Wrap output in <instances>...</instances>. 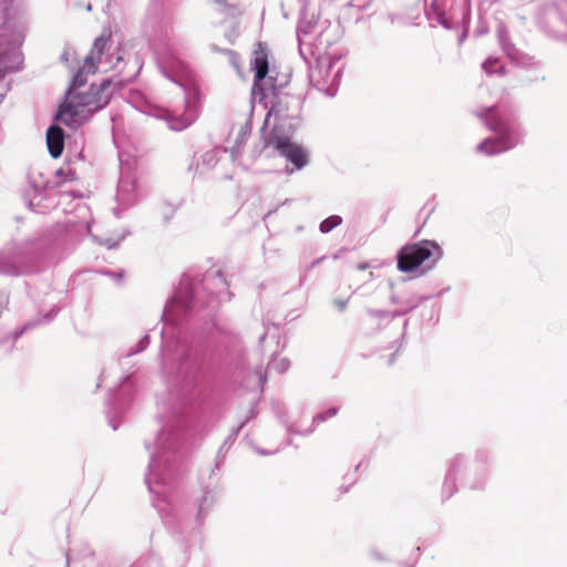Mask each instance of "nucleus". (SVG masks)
<instances>
[{"label": "nucleus", "instance_id": "7ed1b4c3", "mask_svg": "<svg viewBox=\"0 0 567 567\" xmlns=\"http://www.w3.org/2000/svg\"><path fill=\"white\" fill-rule=\"evenodd\" d=\"M265 144L276 150L298 169L305 167L308 163L306 151L291 141L290 134L282 126L275 125L266 137Z\"/></svg>", "mask_w": 567, "mask_h": 567}, {"label": "nucleus", "instance_id": "ddd939ff", "mask_svg": "<svg viewBox=\"0 0 567 567\" xmlns=\"http://www.w3.org/2000/svg\"><path fill=\"white\" fill-rule=\"evenodd\" d=\"M488 64H489V62L484 63V68H485L486 70H488Z\"/></svg>", "mask_w": 567, "mask_h": 567}, {"label": "nucleus", "instance_id": "f8f14e48", "mask_svg": "<svg viewBox=\"0 0 567 567\" xmlns=\"http://www.w3.org/2000/svg\"><path fill=\"white\" fill-rule=\"evenodd\" d=\"M178 65L181 66L182 70H186L187 66L184 62H178Z\"/></svg>", "mask_w": 567, "mask_h": 567}, {"label": "nucleus", "instance_id": "20e7f679", "mask_svg": "<svg viewBox=\"0 0 567 567\" xmlns=\"http://www.w3.org/2000/svg\"><path fill=\"white\" fill-rule=\"evenodd\" d=\"M516 145L514 137L507 135L498 136L496 138H486L478 146L477 150L485 155H495L513 148Z\"/></svg>", "mask_w": 567, "mask_h": 567}, {"label": "nucleus", "instance_id": "39448f33", "mask_svg": "<svg viewBox=\"0 0 567 567\" xmlns=\"http://www.w3.org/2000/svg\"><path fill=\"white\" fill-rule=\"evenodd\" d=\"M254 84L258 86L259 83L267 76L269 71V62L266 47L259 42L254 51Z\"/></svg>", "mask_w": 567, "mask_h": 567}, {"label": "nucleus", "instance_id": "f03ea898", "mask_svg": "<svg viewBox=\"0 0 567 567\" xmlns=\"http://www.w3.org/2000/svg\"><path fill=\"white\" fill-rule=\"evenodd\" d=\"M443 256L442 248L433 240L404 245L398 252V269L412 272L425 264H435Z\"/></svg>", "mask_w": 567, "mask_h": 567}, {"label": "nucleus", "instance_id": "f257e3e1", "mask_svg": "<svg viewBox=\"0 0 567 567\" xmlns=\"http://www.w3.org/2000/svg\"><path fill=\"white\" fill-rule=\"evenodd\" d=\"M107 41L109 37L104 35L99 37L94 41L91 52L74 75L66 91L65 100L56 113L55 118L71 128H78L83 125L94 112L104 107L110 101V96L106 93L111 84L109 80H103L99 85L92 84L89 92L81 91L86 83V76L96 72Z\"/></svg>", "mask_w": 567, "mask_h": 567}, {"label": "nucleus", "instance_id": "9b49d317", "mask_svg": "<svg viewBox=\"0 0 567 567\" xmlns=\"http://www.w3.org/2000/svg\"><path fill=\"white\" fill-rule=\"evenodd\" d=\"M336 303H337V306H338L340 309H343V308L346 307V303H347V302H346V301H343V300H338V301H336Z\"/></svg>", "mask_w": 567, "mask_h": 567}, {"label": "nucleus", "instance_id": "0eeeda50", "mask_svg": "<svg viewBox=\"0 0 567 567\" xmlns=\"http://www.w3.org/2000/svg\"><path fill=\"white\" fill-rule=\"evenodd\" d=\"M484 118L486 125L498 136L507 135L508 137H513L507 124L495 110H488Z\"/></svg>", "mask_w": 567, "mask_h": 567}, {"label": "nucleus", "instance_id": "6e6552de", "mask_svg": "<svg viewBox=\"0 0 567 567\" xmlns=\"http://www.w3.org/2000/svg\"><path fill=\"white\" fill-rule=\"evenodd\" d=\"M56 177H60L61 181L55 183V186L62 185L64 182L74 181L76 178L75 173L70 168H60L55 173Z\"/></svg>", "mask_w": 567, "mask_h": 567}, {"label": "nucleus", "instance_id": "9d476101", "mask_svg": "<svg viewBox=\"0 0 567 567\" xmlns=\"http://www.w3.org/2000/svg\"><path fill=\"white\" fill-rule=\"evenodd\" d=\"M337 414V409H329L326 413H324V417L323 419H327V417H332Z\"/></svg>", "mask_w": 567, "mask_h": 567}, {"label": "nucleus", "instance_id": "1a4fd4ad", "mask_svg": "<svg viewBox=\"0 0 567 567\" xmlns=\"http://www.w3.org/2000/svg\"><path fill=\"white\" fill-rule=\"evenodd\" d=\"M341 223V217L330 216L320 224V230L322 233H329Z\"/></svg>", "mask_w": 567, "mask_h": 567}, {"label": "nucleus", "instance_id": "423d86ee", "mask_svg": "<svg viewBox=\"0 0 567 567\" xmlns=\"http://www.w3.org/2000/svg\"><path fill=\"white\" fill-rule=\"evenodd\" d=\"M47 145L53 158H58L62 155L64 148V133L61 127L53 125L48 130Z\"/></svg>", "mask_w": 567, "mask_h": 567}]
</instances>
